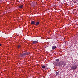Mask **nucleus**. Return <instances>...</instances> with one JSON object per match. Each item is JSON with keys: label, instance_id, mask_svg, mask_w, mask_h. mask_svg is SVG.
Wrapping results in <instances>:
<instances>
[{"label": "nucleus", "instance_id": "obj_12", "mask_svg": "<svg viewBox=\"0 0 78 78\" xmlns=\"http://www.w3.org/2000/svg\"><path fill=\"white\" fill-rule=\"evenodd\" d=\"M56 61H57V62H59V59H57L56 60Z\"/></svg>", "mask_w": 78, "mask_h": 78}, {"label": "nucleus", "instance_id": "obj_13", "mask_svg": "<svg viewBox=\"0 0 78 78\" xmlns=\"http://www.w3.org/2000/svg\"><path fill=\"white\" fill-rule=\"evenodd\" d=\"M18 48H20V45H18Z\"/></svg>", "mask_w": 78, "mask_h": 78}, {"label": "nucleus", "instance_id": "obj_2", "mask_svg": "<svg viewBox=\"0 0 78 78\" xmlns=\"http://www.w3.org/2000/svg\"><path fill=\"white\" fill-rule=\"evenodd\" d=\"M77 68V66L75 65H73L72 67L71 68V70H75Z\"/></svg>", "mask_w": 78, "mask_h": 78}, {"label": "nucleus", "instance_id": "obj_6", "mask_svg": "<svg viewBox=\"0 0 78 78\" xmlns=\"http://www.w3.org/2000/svg\"><path fill=\"white\" fill-rule=\"evenodd\" d=\"M31 23L32 25H35V21H32L31 22Z\"/></svg>", "mask_w": 78, "mask_h": 78}, {"label": "nucleus", "instance_id": "obj_3", "mask_svg": "<svg viewBox=\"0 0 78 78\" xmlns=\"http://www.w3.org/2000/svg\"><path fill=\"white\" fill-rule=\"evenodd\" d=\"M42 69H45V70H47L48 69L47 68V67L46 68L45 67V66L44 65L42 66Z\"/></svg>", "mask_w": 78, "mask_h": 78}, {"label": "nucleus", "instance_id": "obj_11", "mask_svg": "<svg viewBox=\"0 0 78 78\" xmlns=\"http://www.w3.org/2000/svg\"><path fill=\"white\" fill-rule=\"evenodd\" d=\"M59 72H57L56 73V75H59Z\"/></svg>", "mask_w": 78, "mask_h": 78}, {"label": "nucleus", "instance_id": "obj_9", "mask_svg": "<svg viewBox=\"0 0 78 78\" xmlns=\"http://www.w3.org/2000/svg\"><path fill=\"white\" fill-rule=\"evenodd\" d=\"M56 48V46H54L52 47V50H55Z\"/></svg>", "mask_w": 78, "mask_h": 78}, {"label": "nucleus", "instance_id": "obj_5", "mask_svg": "<svg viewBox=\"0 0 78 78\" xmlns=\"http://www.w3.org/2000/svg\"><path fill=\"white\" fill-rule=\"evenodd\" d=\"M24 54L25 56H26V55H28L30 54V52H26L25 53H24Z\"/></svg>", "mask_w": 78, "mask_h": 78}, {"label": "nucleus", "instance_id": "obj_15", "mask_svg": "<svg viewBox=\"0 0 78 78\" xmlns=\"http://www.w3.org/2000/svg\"><path fill=\"white\" fill-rule=\"evenodd\" d=\"M2 45V44H0V46H1Z\"/></svg>", "mask_w": 78, "mask_h": 78}, {"label": "nucleus", "instance_id": "obj_14", "mask_svg": "<svg viewBox=\"0 0 78 78\" xmlns=\"http://www.w3.org/2000/svg\"><path fill=\"white\" fill-rule=\"evenodd\" d=\"M66 64H64V66H63V67H64L65 66H66Z\"/></svg>", "mask_w": 78, "mask_h": 78}, {"label": "nucleus", "instance_id": "obj_10", "mask_svg": "<svg viewBox=\"0 0 78 78\" xmlns=\"http://www.w3.org/2000/svg\"><path fill=\"white\" fill-rule=\"evenodd\" d=\"M19 7L20 8H23V5H20Z\"/></svg>", "mask_w": 78, "mask_h": 78}, {"label": "nucleus", "instance_id": "obj_4", "mask_svg": "<svg viewBox=\"0 0 78 78\" xmlns=\"http://www.w3.org/2000/svg\"><path fill=\"white\" fill-rule=\"evenodd\" d=\"M38 41H32V42L34 44H36L37 43Z\"/></svg>", "mask_w": 78, "mask_h": 78}, {"label": "nucleus", "instance_id": "obj_1", "mask_svg": "<svg viewBox=\"0 0 78 78\" xmlns=\"http://www.w3.org/2000/svg\"><path fill=\"white\" fill-rule=\"evenodd\" d=\"M64 63L63 62H60L59 63L56 64V65L57 66H62L63 64H64Z\"/></svg>", "mask_w": 78, "mask_h": 78}, {"label": "nucleus", "instance_id": "obj_8", "mask_svg": "<svg viewBox=\"0 0 78 78\" xmlns=\"http://www.w3.org/2000/svg\"><path fill=\"white\" fill-rule=\"evenodd\" d=\"M39 24V22L37 21L36 22L35 24V25H38Z\"/></svg>", "mask_w": 78, "mask_h": 78}, {"label": "nucleus", "instance_id": "obj_7", "mask_svg": "<svg viewBox=\"0 0 78 78\" xmlns=\"http://www.w3.org/2000/svg\"><path fill=\"white\" fill-rule=\"evenodd\" d=\"M20 56L21 58H24V56H25V55L24 53L20 55Z\"/></svg>", "mask_w": 78, "mask_h": 78}]
</instances>
